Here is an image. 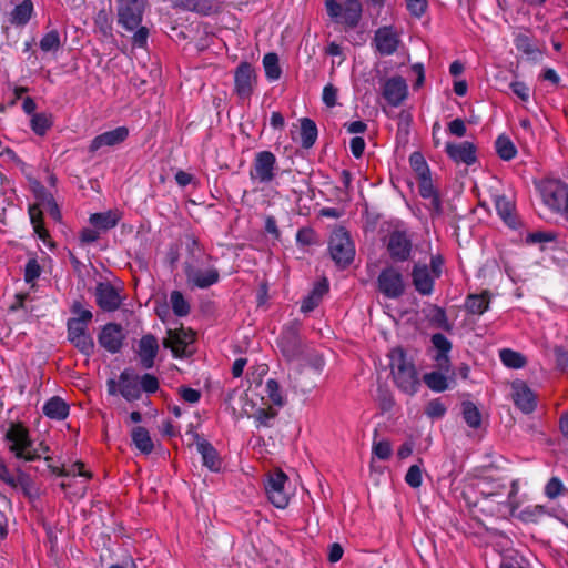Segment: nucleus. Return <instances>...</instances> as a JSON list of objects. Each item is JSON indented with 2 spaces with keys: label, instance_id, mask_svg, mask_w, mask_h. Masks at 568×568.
<instances>
[{
  "label": "nucleus",
  "instance_id": "79ce46f5",
  "mask_svg": "<svg viewBox=\"0 0 568 568\" xmlns=\"http://www.w3.org/2000/svg\"><path fill=\"white\" fill-rule=\"evenodd\" d=\"M462 413L465 423L474 429H477L481 425V414L477 406L471 402H464L462 404Z\"/></svg>",
  "mask_w": 568,
  "mask_h": 568
},
{
  "label": "nucleus",
  "instance_id": "6e6552de",
  "mask_svg": "<svg viewBox=\"0 0 568 568\" xmlns=\"http://www.w3.org/2000/svg\"><path fill=\"white\" fill-rule=\"evenodd\" d=\"M276 169V156L271 151H261L255 154L250 178L253 182L267 184L274 180Z\"/></svg>",
  "mask_w": 568,
  "mask_h": 568
},
{
  "label": "nucleus",
  "instance_id": "0eeeda50",
  "mask_svg": "<svg viewBox=\"0 0 568 568\" xmlns=\"http://www.w3.org/2000/svg\"><path fill=\"white\" fill-rule=\"evenodd\" d=\"M329 253L339 266L348 265L355 255V247L349 234L344 229L335 230L329 239Z\"/></svg>",
  "mask_w": 568,
  "mask_h": 568
},
{
  "label": "nucleus",
  "instance_id": "bb28decb",
  "mask_svg": "<svg viewBox=\"0 0 568 568\" xmlns=\"http://www.w3.org/2000/svg\"><path fill=\"white\" fill-rule=\"evenodd\" d=\"M374 41L376 49L383 55L393 54L399 43L397 33L390 27L379 28L375 33Z\"/></svg>",
  "mask_w": 568,
  "mask_h": 568
},
{
  "label": "nucleus",
  "instance_id": "bf43d9fd",
  "mask_svg": "<svg viewBox=\"0 0 568 568\" xmlns=\"http://www.w3.org/2000/svg\"><path fill=\"white\" fill-rule=\"evenodd\" d=\"M409 13L416 18H420L427 10V0H405Z\"/></svg>",
  "mask_w": 568,
  "mask_h": 568
},
{
  "label": "nucleus",
  "instance_id": "2eb2a0df",
  "mask_svg": "<svg viewBox=\"0 0 568 568\" xmlns=\"http://www.w3.org/2000/svg\"><path fill=\"white\" fill-rule=\"evenodd\" d=\"M510 397L515 406L525 414H530L537 406V396L523 381H514L510 384Z\"/></svg>",
  "mask_w": 568,
  "mask_h": 568
},
{
  "label": "nucleus",
  "instance_id": "ddd939ff",
  "mask_svg": "<svg viewBox=\"0 0 568 568\" xmlns=\"http://www.w3.org/2000/svg\"><path fill=\"white\" fill-rule=\"evenodd\" d=\"M542 202L552 211L560 212L562 209V196L566 193V184L559 180L546 179L538 186Z\"/></svg>",
  "mask_w": 568,
  "mask_h": 568
},
{
  "label": "nucleus",
  "instance_id": "0e129e2a",
  "mask_svg": "<svg viewBox=\"0 0 568 568\" xmlns=\"http://www.w3.org/2000/svg\"><path fill=\"white\" fill-rule=\"evenodd\" d=\"M562 490L564 485L557 477H552L545 487V494L551 499L558 497Z\"/></svg>",
  "mask_w": 568,
  "mask_h": 568
},
{
  "label": "nucleus",
  "instance_id": "9b49d317",
  "mask_svg": "<svg viewBox=\"0 0 568 568\" xmlns=\"http://www.w3.org/2000/svg\"><path fill=\"white\" fill-rule=\"evenodd\" d=\"M277 346L283 356L290 362L302 355L303 349L297 324L292 323L283 328L277 339Z\"/></svg>",
  "mask_w": 568,
  "mask_h": 568
},
{
  "label": "nucleus",
  "instance_id": "72a5a7b5",
  "mask_svg": "<svg viewBox=\"0 0 568 568\" xmlns=\"http://www.w3.org/2000/svg\"><path fill=\"white\" fill-rule=\"evenodd\" d=\"M197 452L202 456V462L211 471H219L221 468V459L216 449L206 440L196 443Z\"/></svg>",
  "mask_w": 568,
  "mask_h": 568
},
{
  "label": "nucleus",
  "instance_id": "603ef678",
  "mask_svg": "<svg viewBox=\"0 0 568 568\" xmlns=\"http://www.w3.org/2000/svg\"><path fill=\"white\" fill-rule=\"evenodd\" d=\"M516 48L527 55L536 58L541 54V51L535 45V43L527 36H518L516 38Z\"/></svg>",
  "mask_w": 568,
  "mask_h": 568
},
{
  "label": "nucleus",
  "instance_id": "338daca9",
  "mask_svg": "<svg viewBox=\"0 0 568 568\" xmlns=\"http://www.w3.org/2000/svg\"><path fill=\"white\" fill-rule=\"evenodd\" d=\"M513 93L518 97L521 101H528L530 97V89L524 82L515 81L510 84Z\"/></svg>",
  "mask_w": 568,
  "mask_h": 568
},
{
  "label": "nucleus",
  "instance_id": "6e6d98bb",
  "mask_svg": "<svg viewBox=\"0 0 568 568\" xmlns=\"http://www.w3.org/2000/svg\"><path fill=\"white\" fill-rule=\"evenodd\" d=\"M405 481L408 486L412 488H418L422 486L423 483V471L419 465H412L406 475H405Z\"/></svg>",
  "mask_w": 568,
  "mask_h": 568
},
{
  "label": "nucleus",
  "instance_id": "a211bd4d",
  "mask_svg": "<svg viewBox=\"0 0 568 568\" xmlns=\"http://www.w3.org/2000/svg\"><path fill=\"white\" fill-rule=\"evenodd\" d=\"M87 327L80 322H68V338L82 354L90 355L94 343Z\"/></svg>",
  "mask_w": 568,
  "mask_h": 568
},
{
  "label": "nucleus",
  "instance_id": "4be33fe9",
  "mask_svg": "<svg viewBox=\"0 0 568 568\" xmlns=\"http://www.w3.org/2000/svg\"><path fill=\"white\" fill-rule=\"evenodd\" d=\"M408 95V87L402 77L388 79L383 87V97L393 106H398Z\"/></svg>",
  "mask_w": 568,
  "mask_h": 568
},
{
  "label": "nucleus",
  "instance_id": "6ab92c4d",
  "mask_svg": "<svg viewBox=\"0 0 568 568\" xmlns=\"http://www.w3.org/2000/svg\"><path fill=\"white\" fill-rule=\"evenodd\" d=\"M129 136L126 126H118L113 130L97 135L89 145V151L95 153L103 148H112L121 144Z\"/></svg>",
  "mask_w": 568,
  "mask_h": 568
},
{
  "label": "nucleus",
  "instance_id": "412c9836",
  "mask_svg": "<svg viewBox=\"0 0 568 568\" xmlns=\"http://www.w3.org/2000/svg\"><path fill=\"white\" fill-rule=\"evenodd\" d=\"M499 216L503 222L513 231H520L523 222L517 214L515 195L510 191L508 195L499 196Z\"/></svg>",
  "mask_w": 568,
  "mask_h": 568
},
{
  "label": "nucleus",
  "instance_id": "774afa93",
  "mask_svg": "<svg viewBox=\"0 0 568 568\" xmlns=\"http://www.w3.org/2000/svg\"><path fill=\"white\" fill-rule=\"evenodd\" d=\"M555 356L557 366L568 374V351L562 347L555 348Z\"/></svg>",
  "mask_w": 568,
  "mask_h": 568
},
{
  "label": "nucleus",
  "instance_id": "c85d7f7f",
  "mask_svg": "<svg viewBox=\"0 0 568 568\" xmlns=\"http://www.w3.org/2000/svg\"><path fill=\"white\" fill-rule=\"evenodd\" d=\"M446 152L455 162L458 163L470 165L476 161L475 148L469 142L447 143Z\"/></svg>",
  "mask_w": 568,
  "mask_h": 568
},
{
  "label": "nucleus",
  "instance_id": "e433bc0d",
  "mask_svg": "<svg viewBox=\"0 0 568 568\" xmlns=\"http://www.w3.org/2000/svg\"><path fill=\"white\" fill-rule=\"evenodd\" d=\"M499 359L507 368L511 369H520L528 364V358L526 355L511 348L500 349Z\"/></svg>",
  "mask_w": 568,
  "mask_h": 568
},
{
  "label": "nucleus",
  "instance_id": "052dcab7",
  "mask_svg": "<svg viewBox=\"0 0 568 568\" xmlns=\"http://www.w3.org/2000/svg\"><path fill=\"white\" fill-rule=\"evenodd\" d=\"M555 240H556V234L554 232H544V231H537V232L529 233L526 237V242L529 244L552 242Z\"/></svg>",
  "mask_w": 568,
  "mask_h": 568
},
{
  "label": "nucleus",
  "instance_id": "4468645a",
  "mask_svg": "<svg viewBox=\"0 0 568 568\" xmlns=\"http://www.w3.org/2000/svg\"><path fill=\"white\" fill-rule=\"evenodd\" d=\"M379 291L388 298H398L403 295L405 284L402 274L394 267L381 272L377 278Z\"/></svg>",
  "mask_w": 568,
  "mask_h": 568
},
{
  "label": "nucleus",
  "instance_id": "69168bd1",
  "mask_svg": "<svg viewBox=\"0 0 568 568\" xmlns=\"http://www.w3.org/2000/svg\"><path fill=\"white\" fill-rule=\"evenodd\" d=\"M322 99H323V102L328 108L335 106L336 102H337V89L332 84L325 85L323 89Z\"/></svg>",
  "mask_w": 568,
  "mask_h": 568
},
{
  "label": "nucleus",
  "instance_id": "20e7f679",
  "mask_svg": "<svg viewBox=\"0 0 568 568\" xmlns=\"http://www.w3.org/2000/svg\"><path fill=\"white\" fill-rule=\"evenodd\" d=\"M506 479L508 481V485H499V489L503 488L507 491V499L504 504L505 507L508 508L509 518H517L524 523H537L547 514L546 508L541 505L527 506L523 510L517 513V509L520 505V498L518 496V483L513 478L507 477Z\"/></svg>",
  "mask_w": 568,
  "mask_h": 568
},
{
  "label": "nucleus",
  "instance_id": "864d4df0",
  "mask_svg": "<svg viewBox=\"0 0 568 568\" xmlns=\"http://www.w3.org/2000/svg\"><path fill=\"white\" fill-rule=\"evenodd\" d=\"M409 163L413 170L417 173L418 179L429 175V168L419 152H414L409 156Z\"/></svg>",
  "mask_w": 568,
  "mask_h": 568
},
{
  "label": "nucleus",
  "instance_id": "7c9ffc66",
  "mask_svg": "<svg viewBox=\"0 0 568 568\" xmlns=\"http://www.w3.org/2000/svg\"><path fill=\"white\" fill-rule=\"evenodd\" d=\"M33 11V2L31 0H22L8 13L7 21L14 27H24L30 21Z\"/></svg>",
  "mask_w": 568,
  "mask_h": 568
},
{
  "label": "nucleus",
  "instance_id": "f03ea898",
  "mask_svg": "<svg viewBox=\"0 0 568 568\" xmlns=\"http://www.w3.org/2000/svg\"><path fill=\"white\" fill-rule=\"evenodd\" d=\"M389 366L396 386L405 394L415 395L420 386L414 363L407 358L402 348H394L389 353Z\"/></svg>",
  "mask_w": 568,
  "mask_h": 568
},
{
  "label": "nucleus",
  "instance_id": "de8ad7c7",
  "mask_svg": "<svg viewBox=\"0 0 568 568\" xmlns=\"http://www.w3.org/2000/svg\"><path fill=\"white\" fill-rule=\"evenodd\" d=\"M30 124L36 134L44 135L51 126V120L45 113H34Z\"/></svg>",
  "mask_w": 568,
  "mask_h": 568
},
{
  "label": "nucleus",
  "instance_id": "f8f14e48",
  "mask_svg": "<svg viewBox=\"0 0 568 568\" xmlns=\"http://www.w3.org/2000/svg\"><path fill=\"white\" fill-rule=\"evenodd\" d=\"M412 235L406 230H395L388 235L387 251L397 262H405L412 253Z\"/></svg>",
  "mask_w": 568,
  "mask_h": 568
},
{
  "label": "nucleus",
  "instance_id": "aec40b11",
  "mask_svg": "<svg viewBox=\"0 0 568 568\" xmlns=\"http://www.w3.org/2000/svg\"><path fill=\"white\" fill-rule=\"evenodd\" d=\"M185 272L189 283L199 288L210 287L220 278L219 271L212 265L204 268L190 265Z\"/></svg>",
  "mask_w": 568,
  "mask_h": 568
},
{
  "label": "nucleus",
  "instance_id": "8fccbe9b",
  "mask_svg": "<svg viewBox=\"0 0 568 568\" xmlns=\"http://www.w3.org/2000/svg\"><path fill=\"white\" fill-rule=\"evenodd\" d=\"M446 412L447 407L439 398L429 400L425 408V414L430 419H439Z\"/></svg>",
  "mask_w": 568,
  "mask_h": 568
},
{
  "label": "nucleus",
  "instance_id": "c756f323",
  "mask_svg": "<svg viewBox=\"0 0 568 568\" xmlns=\"http://www.w3.org/2000/svg\"><path fill=\"white\" fill-rule=\"evenodd\" d=\"M42 212L43 206L40 203L31 205L29 207V216L31 224L33 226V231L37 234L38 239L49 248H53L54 244L50 239L48 231L44 229L42 223Z\"/></svg>",
  "mask_w": 568,
  "mask_h": 568
},
{
  "label": "nucleus",
  "instance_id": "37998d69",
  "mask_svg": "<svg viewBox=\"0 0 568 568\" xmlns=\"http://www.w3.org/2000/svg\"><path fill=\"white\" fill-rule=\"evenodd\" d=\"M263 67L265 70V77L268 81L273 82L281 78L282 70L276 53L271 52L265 54L263 58Z\"/></svg>",
  "mask_w": 568,
  "mask_h": 568
},
{
  "label": "nucleus",
  "instance_id": "49530a36",
  "mask_svg": "<svg viewBox=\"0 0 568 568\" xmlns=\"http://www.w3.org/2000/svg\"><path fill=\"white\" fill-rule=\"evenodd\" d=\"M40 49L43 52H55L61 47L60 34L57 30L47 32L40 40Z\"/></svg>",
  "mask_w": 568,
  "mask_h": 568
},
{
  "label": "nucleus",
  "instance_id": "a19ab883",
  "mask_svg": "<svg viewBox=\"0 0 568 568\" xmlns=\"http://www.w3.org/2000/svg\"><path fill=\"white\" fill-rule=\"evenodd\" d=\"M265 394L268 402L281 408L286 404V397L284 396L278 383L275 379H267L265 383Z\"/></svg>",
  "mask_w": 568,
  "mask_h": 568
},
{
  "label": "nucleus",
  "instance_id": "39448f33",
  "mask_svg": "<svg viewBox=\"0 0 568 568\" xmlns=\"http://www.w3.org/2000/svg\"><path fill=\"white\" fill-rule=\"evenodd\" d=\"M325 7L329 18L347 28L356 27L362 18L363 7L361 0H325Z\"/></svg>",
  "mask_w": 568,
  "mask_h": 568
},
{
  "label": "nucleus",
  "instance_id": "4c0bfd02",
  "mask_svg": "<svg viewBox=\"0 0 568 568\" xmlns=\"http://www.w3.org/2000/svg\"><path fill=\"white\" fill-rule=\"evenodd\" d=\"M490 304V295L484 291L480 294H470L466 302V310L475 315H481Z\"/></svg>",
  "mask_w": 568,
  "mask_h": 568
},
{
  "label": "nucleus",
  "instance_id": "cd10ccee",
  "mask_svg": "<svg viewBox=\"0 0 568 568\" xmlns=\"http://www.w3.org/2000/svg\"><path fill=\"white\" fill-rule=\"evenodd\" d=\"M159 352L158 339L153 335H144L139 342L138 355L143 368L150 369Z\"/></svg>",
  "mask_w": 568,
  "mask_h": 568
},
{
  "label": "nucleus",
  "instance_id": "dca6fc26",
  "mask_svg": "<svg viewBox=\"0 0 568 568\" xmlns=\"http://www.w3.org/2000/svg\"><path fill=\"white\" fill-rule=\"evenodd\" d=\"M194 342V333L184 328L169 329L164 346L171 348L174 357L187 356L192 353L190 346Z\"/></svg>",
  "mask_w": 568,
  "mask_h": 568
},
{
  "label": "nucleus",
  "instance_id": "f704fd0d",
  "mask_svg": "<svg viewBox=\"0 0 568 568\" xmlns=\"http://www.w3.org/2000/svg\"><path fill=\"white\" fill-rule=\"evenodd\" d=\"M121 219V214L116 210H109L102 213H94L90 216V223L100 230H110L114 227Z\"/></svg>",
  "mask_w": 568,
  "mask_h": 568
},
{
  "label": "nucleus",
  "instance_id": "09e8293b",
  "mask_svg": "<svg viewBox=\"0 0 568 568\" xmlns=\"http://www.w3.org/2000/svg\"><path fill=\"white\" fill-rule=\"evenodd\" d=\"M499 568H527L525 565V559L515 550H507L505 555H503L501 562Z\"/></svg>",
  "mask_w": 568,
  "mask_h": 568
},
{
  "label": "nucleus",
  "instance_id": "b1692460",
  "mask_svg": "<svg viewBox=\"0 0 568 568\" xmlns=\"http://www.w3.org/2000/svg\"><path fill=\"white\" fill-rule=\"evenodd\" d=\"M124 334L121 326L114 323L106 324L99 335L100 345L112 354L121 349Z\"/></svg>",
  "mask_w": 568,
  "mask_h": 568
},
{
  "label": "nucleus",
  "instance_id": "2f4dec72",
  "mask_svg": "<svg viewBox=\"0 0 568 568\" xmlns=\"http://www.w3.org/2000/svg\"><path fill=\"white\" fill-rule=\"evenodd\" d=\"M432 344L435 347V349L437 351V354L434 357V359L437 363V366L440 369L448 371V368H449L448 354L452 349V343L448 341V338L444 334L436 333L432 336Z\"/></svg>",
  "mask_w": 568,
  "mask_h": 568
},
{
  "label": "nucleus",
  "instance_id": "c03bdc74",
  "mask_svg": "<svg viewBox=\"0 0 568 568\" xmlns=\"http://www.w3.org/2000/svg\"><path fill=\"white\" fill-rule=\"evenodd\" d=\"M424 382L433 392H444L449 387L448 378L440 372H430L424 375Z\"/></svg>",
  "mask_w": 568,
  "mask_h": 568
},
{
  "label": "nucleus",
  "instance_id": "f257e3e1",
  "mask_svg": "<svg viewBox=\"0 0 568 568\" xmlns=\"http://www.w3.org/2000/svg\"><path fill=\"white\" fill-rule=\"evenodd\" d=\"M4 442L9 452L17 459L26 462L40 459L48 452V447L43 443L30 437L28 428L21 423L9 424L4 434Z\"/></svg>",
  "mask_w": 568,
  "mask_h": 568
},
{
  "label": "nucleus",
  "instance_id": "13d9d810",
  "mask_svg": "<svg viewBox=\"0 0 568 568\" xmlns=\"http://www.w3.org/2000/svg\"><path fill=\"white\" fill-rule=\"evenodd\" d=\"M140 390H143L148 394H153L159 388V381L154 375L144 374L140 378Z\"/></svg>",
  "mask_w": 568,
  "mask_h": 568
},
{
  "label": "nucleus",
  "instance_id": "5fc2aeb1",
  "mask_svg": "<svg viewBox=\"0 0 568 568\" xmlns=\"http://www.w3.org/2000/svg\"><path fill=\"white\" fill-rule=\"evenodd\" d=\"M392 445L388 440L381 439L373 442L372 454L374 457L381 460H386L392 456Z\"/></svg>",
  "mask_w": 568,
  "mask_h": 568
},
{
  "label": "nucleus",
  "instance_id": "393cba45",
  "mask_svg": "<svg viewBox=\"0 0 568 568\" xmlns=\"http://www.w3.org/2000/svg\"><path fill=\"white\" fill-rule=\"evenodd\" d=\"M418 180L419 194L424 200L428 201L426 205L427 210L430 212L432 215H440L442 201L437 190L433 185L430 174Z\"/></svg>",
  "mask_w": 568,
  "mask_h": 568
},
{
  "label": "nucleus",
  "instance_id": "7ed1b4c3",
  "mask_svg": "<svg viewBox=\"0 0 568 568\" xmlns=\"http://www.w3.org/2000/svg\"><path fill=\"white\" fill-rule=\"evenodd\" d=\"M53 473L64 478L60 487L69 498L84 497L88 481L91 479L92 474L84 469L83 463L75 462L69 466L62 465L61 467L53 468Z\"/></svg>",
  "mask_w": 568,
  "mask_h": 568
},
{
  "label": "nucleus",
  "instance_id": "c9c22d12",
  "mask_svg": "<svg viewBox=\"0 0 568 568\" xmlns=\"http://www.w3.org/2000/svg\"><path fill=\"white\" fill-rule=\"evenodd\" d=\"M43 413L49 418L62 420L69 415V406L60 397H52L44 404Z\"/></svg>",
  "mask_w": 568,
  "mask_h": 568
},
{
  "label": "nucleus",
  "instance_id": "9d476101",
  "mask_svg": "<svg viewBox=\"0 0 568 568\" xmlns=\"http://www.w3.org/2000/svg\"><path fill=\"white\" fill-rule=\"evenodd\" d=\"M146 0H118V22L128 31L136 29L141 22Z\"/></svg>",
  "mask_w": 568,
  "mask_h": 568
},
{
  "label": "nucleus",
  "instance_id": "e2e57ef3",
  "mask_svg": "<svg viewBox=\"0 0 568 568\" xmlns=\"http://www.w3.org/2000/svg\"><path fill=\"white\" fill-rule=\"evenodd\" d=\"M72 311L77 316L70 318L68 322H80L83 326H88L92 320V312L90 310L82 308L80 304H74Z\"/></svg>",
  "mask_w": 568,
  "mask_h": 568
},
{
  "label": "nucleus",
  "instance_id": "a18cd8bd",
  "mask_svg": "<svg viewBox=\"0 0 568 568\" xmlns=\"http://www.w3.org/2000/svg\"><path fill=\"white\" fill-rule=\"evenodd\" d=\"M170 303L176 316H186L190 312V304L180 291L170 294Z\"/></svg>",
  "mask_w": 568,
  "mask_h": 568
},
{
  "label": "nucleus",
  "instance_id": "ea45409f",
  "mask_svg": "<svg viewBox=\"0 0 568 568\" xmlns=\"http://www.w3.org/2000/svg\"><path fill=\"white\" fill-rule=\"evenodd\" d=\"M317 139V126L315 122L308 118L301 120V143L305 149L314 145Z\"/></svg>",
  "mask_w": 568,
  "mask_h": 568
},
{
  "label": "nucleus",
  "instance_id": "5701e85b",
  "mask_svg": "<svg viewBox=\"0 0 568 568\" xmlns=\"http://www.w3.org/2000/svg\"><path fill=\"white\" fill-rule=\"evenodd\" d=\"M436 278L426 264L417 263L413 266L412 281L415 290L420 295H430L433 293Z\"/></svg>",
  "mask_w": 568,
  "mask_h": 568
},
{
  "label": "nucleus",
  "instance_id": "680f3d73",
  "mask_svg": "<svg viewBox=\"0 0 568 568\" xmlns=\"http://www.w3.org/2000/svg\"><path fill=\"white\" fill-rule=\"evenodd\" d=\"M216 10V6L213 0H194L193 1V12L209 16Z\"/></svg>",
  "mask_w": 568,
  "mask_h": 568
},
{
  "label": "nucleus",
  "instance_id": "a878e982",
  "mask_svg": "<svg viewBox=\"0 0 568 568\" xmlns=\"http://www.w3.org/2000/svg\"><path fill=\"white\" fill-rule=\"evenodd\" d=\"M98 305L104 311H114L121 304L118 290L110 283H99L95 290Z\"/></svg>",
  "mask_w": 568,
  "mask_h": 568
},
{
  "label": "nucleus",
  "instance_id": "1a4fd4ad",
  "mask_svg": "<svg viewBox=\"0 0 568 568\" xmlns=\"http://www.w3.org/2000/svg\"><path fill=\"white\" fill-rule=\"evenodd\" d=\"M108 392L110 395H115L118 392L128 402H133L140 398V381L139 376L131 368H125L119 376V382L114 379L108 381Z\"/></svg>",
  "mask_w": 568,
  "mask_h": 568
},
{
  "label": "nucleus",
  "instance_id": "f3484780",
  "mask_svg": "<svg viewBox=\"0 0 568 568\" xmlns=\"http://www.w3.org/2000/svg\"><path fill=\"white\" fill-rule=\"evenodd\" d=\"M254 84L255 73L252 65L247 62L240 63L234 73L235 92L240 99H248L252 95Z\"/></svg>",
  "mask_w": 568,
  "mask_h": 568
},
{
  "label": "nucleus",
  "instance_id": "58836bf2",
  "mask_svg": "<svg viewBox=\"0 0 568 568\" xmlns=\"http://www.w3.org/2000/svg\"><path fill=\"white\" fill-rule=\"evenodd\" d=\"M132 442L142 454H150L153 450V442L149 432L141 426L134 427L131 433Z\"/></svg>",
  "mask_w": 568,
  "mask_h": 568
},
{
  "label": "nucleus",
  "instance_id": "3c124183",
  "mask_svg": "<svg viewBox=\"0 0 568 568\" xmlns=\"http://www.w3.org/2000/svg\"><path fill=\"white\" fill-rule=\"evenodd\" d=\"M517 155V148L509 138L499 135V159L510 161Z\"/></svg>",
  "mask_w": 568,
  "mask_h": 568
},
{
  "label": "nucleus",
  "instance_id": "4d7b16f0",
  "mask_svg": "<svg viewBox=\"0 0 568 568\" xmlns=\"http://www.w3.org/2000/svg\"><path fill=\"white\" fill-rule=\"evenodd\" d=\"M41 274V266L36 258H30L24 267V281L33 284Z\"/></svg>",
  "mask_w": 568,
  "mask_h": 568
},
{
  "label": "nucleus",
  "instance_id": "423d86ee",
  "mask_svg": "<svg viewBox=\"0 0 568 568\" xmlns=\"http://www.w3.org/2000/svg\"><path fill=\"white\" fill-rule=\"evenodd\" d=\"M288 477L280 469L268 471L264 479V490L268 501L278 509L288 506L291 494L287 489Z\"/></svg>",
  "mask_w": 568,
  "mask_h": 568
},
{
  "label": "nucleus",
  "instance_id": "473e14b6",
  "mask_svg": "<svg viewBox=\"0 0 568 568\" xmlns=\"http://www.w3.org/2000/svg\"><path fill=\"white\" fill-rule=\"evenodd\" d=\"M328 291V282L326 278L317 282L310 294L305 296L301 304V312L310 313L321 303L324 294Z\"/></svg>",
  "mask_w": 568,
  "mask_h": 568
}]
</instances>
